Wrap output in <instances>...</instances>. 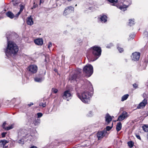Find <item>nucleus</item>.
Masks as SVG:
<instances>
[{
  "label": "nucleus",
  "mask_w": 148,
  "mask_h": 148,
  "mask_svg": "<svg viewBox=\"0 0 148 148\" xmlns=\"http://www.w3.org/2000/svg\"><path fill=\"white\" fill-rule=\"evenodd\" d=\"M135 36V35L134 33H132L129 35L128 40H130L133 39Z\"/></svg>",
  "instance_id": "7c9ffc66"
},
{
  "label": "nucleus",
  "mask_w": 148,
  "mask_h": 148,
  "mask_svg": "<svg viewBox=\"0 0 148 148\" xmlns=\"http://www.w3.org/2000/svg\"><path fill=\"white\" fill-rule=\"evenodd\" d=\"M34 118H37L38 119L39 118L41 117L42 116V114L40 112L38 113L37 114H34L33 115Z\"/></svg>",
  "instance_id": "393cba45"
},
{
  "label": "nucleus",
  "mask_w": 148,
  "mask_h": 148,
  "mask_svg": "<svg viewBox=\"0 0 148 148\" xmlns=\"http://www.w3.org/2000/svg\"><path fill=\"white\" fill-rule=\"evenodd\" d=\"M8 43L7 47L5 50V55L8 58H14L17 55L19 48L17 45L14 42L9 41V39L7 35Z\"/></svg>",
  "instance_id": "f257e3e1"
},
{
  "label": "nucleus",
  "mask_w": 148,
  "mask_h": 148,
  "mask_svg": "<svg viewBox=\"0 0 148 148\" xmlns=\"http://www.w3.org/2000/svg\"><path fill=\"white\" fill-rule=\"evenodd\" d=\"M89 87L86 88L84 91L80 93H77V97L84 103H88L90 101V98L92 95L93 88L91 84L89 82Z\"/></svg>",
  "instance_id": "f03ea898"
},
{
  "label": "nucleus",
  "mask_w": 148,
  "mask_h": 148,
  "mask_svg": "<svg viewBox=\"0 0 148 148\" xmlns=\"http://www.w3.org/2000/svg\"><path fill=\"white\" fill-rule=\"evenodd\" d=\"M6 124V122H4L3 123L2 125V127L3 128V129H4L5 130V128L6 127H5V125Z\"/></svg>",
  "instance_id": "37998d69"
},
{
  "label": "nucleus",
  "mask_w": 148,
  "mask_h": 148,
  "mask_svg": "<svg viewBox=\"0 0 148 148\" xmlns=\"http://www.w3.org/2000/svg\"><path fill=\"white\" fill-rule=\"evenodd\" d=\"M83 71L88 77H90L93 73V66L91 64H87L83 68Z\"/></svg>",
  "instance_id": "423d86ee"
},
{
  "label": "nucleus",
  "mask_w": 148,
  "mask_h": 148,
  "mask_svg": "<svg viewBox=\"0 0 148 148\" xmlns=\"http://www.w3.org/2000/svg\"><path fill=\"white\" fill-rule=\"evenodd\" d=\"M107 1L110 3H113V5H115L114 4L117 2V0H107Z\"/></svg>",
  "instance_id": "72a5a7b5"
},
{
  "label": "nucleus",
  "mask_w": 148,
  "mask_h": 148,
  "mask_svg": "<svg viewBox=\"0 0 148 148\" xmlns=\"http://www.w3.org/2000/svg\"><path fill=\"white\" fill-rule=\"evenodd\" d=\"M6 15L11 19H12L14 17V14L11 12L9 11L6 13Z\"/></svg>",
  "instance_id": "412c9836"
},
{
  "label": "nucleus",
  "mask_w": 148,
  "mask_h": 148,
  "mask_svg": "<svg viewBox=\"0 0 148 148\" xmlns=\"http://www.w3.org/2000/svg\"><path fill=\"white\" fill-rule=\"evenodd\" d=\"M131 3V1L130 0H124L123 3H121L120 5H117L116 6L117 8L124 11L127 10V8Z\"/></svg>",
  "instance_id": "39448f33"
},
{
  "label": "nucleus",
  "mask_w": 148,
  "mask_h": 148,
  "mask_svg": "<svg viewBox=\"0 0 148 148\" xmlns=\"http://www.w3.org/2000/svg\"><path fill=\"white\" fill-rule=\"evenodd\" d=\"M136 136L138 139H139L140 140H141L140 137L139 135L138 134H136Z\"/></svg>",
  "instance_id": "49530a36"
},
{
  "label": "nucleus",
  "mask_w": 148,
  "mask_h": 148,
  "mask_svg": "<svg viewBox=\"0 0 148 148\" xmlns=\"http://www.w3.org/2000/svg\"><path fill=\"white\" fill-rule=\"evenodd\" d=\"M35 119V120L33 121V123L35 126H37L40 124V119L38 118H34Z\"/></svg>",
  "instance_id": "5701e85b"
},
{
  "label": "nucleus",
  "mask_w": 148,
  "mask_h": 148,
  "mask_svg": "<svg viewBox=\"0 0 148 148\" xmlns=\"http://www.w3.org/2000/svg\"><path fill=\"white\" fill-rule=\"evenodd\" d=\"M34 42L36 44L38 45H41L43 44V40L42 38H38L34 40Z\"/></svg>",
  "instance_id": "a211bd4d"
},
{
  "label": "nucleus",
  "mask_w": 148,
  "mask_h": 148,
  "mask_svg": "<svg viewBox=\"0 0 148 148\" xmlns=\"http://www.w3.org/2000/svg\"><path fill=\"white\" fill-rule=\"evenodd\" d=\"M27 23L28 25H32L33 24V18L31 16H30L27 17Z\"/></svg>",
  "instance_id": "6ab92c4d"
},
{
  "label": "nucleus",
  "mask_w": 148,
  "mask_h": 148,
  "mask_svg": "<svg viewBox=\"0 0 148 148\" xmlns=\"http://www.w3.org/2000/svg\"><path fill=\"white\" fill-rule=\"evenodd\" d=\"M7 147V146H5V148H6V147Z\"/></svg>",
  "instance_id": "864d4df0"
},
{
  "label": "nucleus",
  "mask_w": 148,
  "mask_h": 148,
  "mask_svg": "<svg viewBox=\"0 0 148 148\" xmlns=\"http://www.w3.org/2000/svg\"><path fill=\"white\" fill-rule=\"evenodd\" d=\"M33 104H34L32 103H30L29 104H28V105L29 106H31Z\"/></svg>",
  "instance_id": "09e8293b"
},
{
  "label": "nucleus",
  "mask_w": 148,
  "mask_h": 148,
  "mask_svg": "<svg viewBox=\"0 0 148 148\" xmlns=\"http://www.w3.org/2000/svg\"><path fill=\"white\" fill-rule=\"evenodd\" d=\"M14 127V125L12 124L7 127L5 128V130H8L12 129Z\"/></svg>",
  "instance_id": "473e14b6"
},
{
  "label": "nucleus",
  "mask_w": 148,
  "mask_h": 148,
  "mask_svg": "<svg viewBox=\"0 0 148 148\" xmlns=\"http://www.w3.org/2000/svg\"><path fill=\"white\" fill-rule=\"evenodd\" d=\"M74 8L72 6H69L66 8L64 12V15L66 16L71 13L72 11H73Z\"/></svg>",
  "instance_id": "ddd939ff"
},
{
  "label": "nucleus",
  "mask_w": 148,
  "mask_h": 148,
  "mask_svg": "<svg viewBox=\"0 0 148 148\" xmlns=\"http://www.w3.org/2000/svg\"><path fill=\"white\" fill-rule=\"evenodd\" d=\"M37 6V5H34L33 7L34 8H36Z\"/></svg>",
  "instance_id": "3c124183"
},
{
  "label": "nucleus",
  "mask_w": 148,
  "mask_h": 148,
  "mask_svg": "<svg viewBox=\"0 0 148 148\" xmlns=\"http://www.w3.org/2000/svg\"><path fill=\"white\" fill-rule=\"evenodd\" d=\"M140 55V53L135 52L132 53L131 56L132 59L134 61L138 60L139 58Z\"/></svg>",
  "instance_id": "2eb2a0df"
},
{
  "label": "nucleus",
  "mask_w": 148,
  "mask_h": 148,
  "mask_svg": "<svg viewBox=\"0 0 148 148\" xmlns=\"http://www.w3.org/2000/svg\"><path fill=\"white\" fill-rule=\"evenodd\" d=\"M93 115V113L92 111H89L87 114L86 116L88 117H92Z\"/></svg>",
  "instance_id": "c756f323"
},
{
  "label": "nucleus",
  "mask_w": 148,
  "mask_h": 148,
  "mask_svg": "<svg viewBox=\"0 0 148 148\" xmlns=\"http://www.w3.org/2000/svg\"><path fill=\"white\" fill-rule=\"evenodd\" d=\"M20 9L19 12L21 13V12H22L24 8V5H22L20 4Z\"/></svg>",
  "instance_id": "f704fd0d"
},
{
  "label": "nucleus",
  "mask_w": 148,
  "mask_h": 148,
  "mask_svg": "<svg viewBox=\"0 0 148 148\" xmlns=\"http://www.w3.org/2000/svg\"><path fill=\"white\" fill-rule=\"evenodd\" d=\"M72 97V95L69 90L64 91L62 95V97L63 99L66 100L67 101H69L71 99Z\"/></svg>",
  "instance_id": "0eeeda50"
},
{
  "label": "nucleus",
  "mask_w": 148,
  "mask_h": 148,
  "mask_svg": "<svg viewBox=\"0 0 148 148\" xmlns=\"http://www.w3.org/2000/svg\"><path fill=\"white\" fill-rule=\"evenodd\" d=\"M147 137H148V134H147Z\"/></svg>",
  "instance_id": "6e6d98bb"
},
{
  "label": "nucleus",
  "mask_w": 148,
  "mask_h": 148,
  "mask_svg": "<svg viewBox=\"0 0 148 148\" xmlns=\"http://www.w3.org/2000/svg\"><path fill=\"white\" fill-rule=\"evenodd\" d=\"M22 136H21L20 137H19L18 134V138L19 139V140L18 141V142L22 145L24 144V139H25V138H24L22 137Z\"/></svg>",
  "instance_id": "b1692460"
},
{
  "label": "nucleus",
  "mask_w": 148,
  "mask_h": 148,
  "mask_svg": "<svg viewBox=\"0 0 148 148\" xmlns=\"http://www.w3.org/2000/svg\"><path fill=\"white\" fill-rule=\"evenodd\" d=\"M18 134L19 137H20L22 136V137L23 138H25L27 140H29L30 141L32 140L34 137V136L29 134V131L25 129L20 130L18 132Z\"/></svg>",
  "instance_id": "20e7f679"
},
{
  "label": "nucleus",
  "mask_w": 148,
  "mask_h": 148,
  "mask_svg": "<svg viewBox=\"0 0 148 148\" xmlns=\"http://www.w3.org/2000/svg\"><path fill=\"white\" fill-rule=\"evenodd\" d=\"M113 46V45L112 44V43H110L107 45L106 47L108 48H110Z\"/></svg>",
  "instance_id": "ea45409f"
},
{
  "label": "nucleus",
  "mask_w": 148,
  "mask_h": 148,
  "mask_svg": "<svg viewBox=\"0 0 148 148\" xmlns=\"http://www.w3.org/2000/svg\"><path fill=\"white\" fill-rule=\"evenodd\" d=\"M122 124L121 122H119L117 123L116 125V130L117 132L119 131L121 129Z\"/></svg>",
  "instance_id": "4be33fe9"
},
{
  "label": "nucleus",
  "mask_w": 148,
  "mask_h": 148,
  "mask_svg": "<svg viewBox=\"0 0 148 148\" xmlns=\"http://www.w3.org/2000/svg\"><path fill=\"white\" fill-rule=\"evenodd\" d=\"M8 141L5 140H1L0 141V147L4 148L5 144L8 143Z\"/></svg>",
  "instance_id": "aec40b11"
},
{
  "label": "nucleus",
  "mask_w": 148,
  "mask_h": 148,
  "mask_svg": "<svg viewBox=\"0 0 148 148\" xmlns=\"http://www.w3.org/2000/svg\"><path fill=\"white\" fill-rule=\"evenodd\" d=\"M129 116V115L128 113L125 111H123L121 114L118 116L117 121H122Z\"/></svg>",
  "instance_id": "6e6552de"
},
{
  "label": "nucleus",
  "mask_w": 148,
  "mask_h": 148,
  "mask_svg": "<svg viewBox=\"0 0 148 148\" xmlns=\"http://www.w3.org/2000/svg\"><path fill=\"white\" fill-rule=\"evenodd\" d=\"M129 95L128 94H126L123 95L121 97V101H123L126 100L128 97Z\"/></svg>",
  "instance_id": "a878e982"
},
{
  "label": "nucleus",
  "mask_w": 148,
  "mask_h": 148,
  "mask_svg": "<svg viewBox=\"0 0 148 148\" xmlns=\"http://www.w3.org/2000/svg\"><path fill=\"white\" fill-rule=\"evenodd\" d=\"M28 70L31 73H35L37 71L38 67L36 65H31L28 67Z\"/></svg>",
  "instance_id": "9d476101"
},
{
  "label": "nucleus",
  "mask_w": 148,
  "mask_h": 148,
  "mask_svg": "<svg viewBox=\"0 0 148 148\" xmlns=\"http://www.w3.org/2000/svg\"><path fill=\"white\" fill-rule=\"evenodd\" d=\"M146 95V94H145V93H144L143 94V97L144 98H146L145 97V95Z\"/></svg>",
  "instance_id": "8fccbe9b"
},
{
  "label": "nucleus",
  "mask_w": 148,
  "mask_h": 148,
  "mask_svg": "<svg viewBox=\"0 0 148 148\" xmlns=\"http://www.w3.org/2000/svg\"><path fill=\"white\" fill-rule=\"evenodd\" d=\"M128 145L130 147L132 148L133 147V143L132 141H129L128 142Z\"/></svg>",
  "instance_id": "c9c22d12"
},
{
  "label": "nucleus",
  "mask_w": 148,
  "mask_h": 148,
  "mask_svg": "<svg viewBox=\"0 0 148 148\" xmlns=\"http://www.w3.org/2000/svg\"><path fill=\"white\" fill-rule=\"evenodd\" d=\"M106 133L107 132L106 130L99 131L97 134L98 139L99 140L102 138Z\"/></svg>",
  "instance_id": "f8f14e48"
},
{
  "label": "nucleus",
  "mask_w": 148,
  "mask_h": 148,
  "mask_svg": "<svg viewBox=\"0 0 148 148\" xmlns=\"http://www.w3.org/2000/svg\"><path fill=\"white\" fill-rule=\"evenodd\" d=\"M147 104V100L146 98L144 99L137 106V109L143 108Z\"/></svg>",
  "instance_id": "9b49d317"
},
{
  "label": "nucleus",
  "mask_w": 148,
  "mask_h": 148,
  "mask_svg": "<svg viewBox=\"0 0 148 148\" xmlns=\"http://www.w3.org/2000/svg\"><path fill=\"white\" fill-rule=\"evenodd\" d=\"M148 33L147 31V29L144 31L143 34V36L144 38H145L146 39H148Z\"/></svg>",
  "instance_id": "bb28decb"
},
{
  "label": "nucleus",
  "mask_w": 148,
  "mask_h": 148,
  "mask_svg": "<svg viewBox=\"0 0 148 148\" xmlns=\"http://www.w3.org/2000/svg\"><path fill=\"white\" fill-rule=\"evenodd\" d=\"M7 134L6 132H3L2 133L1 135L2 137H4L5 136L6 134Z\"/></svg>",
  "instance_id": "a18cd8bd"
},
{
  "label": "nucleus",
  "mask_w": 148,
  "mask_h": 148,
  "mask_svg": "<svg viewBox=\"0 0 148 148\" xmlns=\"http://www.w3.org/2000/svg\"><path fill=\"white\" fill-rule=\"evenodd\" d=\"M82 72V70L80 69H78L76 71L75 74L72 75L71 79L72 80H75L76 82L77 81V79H78V77L79 76V74Z\"/></svg>",
  "instance_id": "1a4fd4ad"
},
{
  "label": "nucleus",
  "mask_w": 148,
  "mask_h": 148,
  "mask_svg": "<svg viewBox=\"0 0 148 148\" xmlns=\"http://www.w3.org/2000/svg\"><path fill=\"white\" fill-rule=\"evenodd\" d=\"M77 5V4H76V5H75V6H76Z\"/></svg>",
  "instance_id": "5fc2aeb1"
},
{
  "label": "nucleus",
  "mask_w": 148,
  "mask_h": 148,
  "mask_svg": "<svg viewBox=\"0 0 148 148\" xmlns=\"http://www.w3.org/2000/svg\"><path fill=\"white\" fill-rule=\"evenodd\" d=\"M113 118H114L113 116H111L107 113L105 117V121L108 124L112 121Z\"/></svg>",
  "instance_id": "dca6fc26"
},
{
  "label": "nucleus",
  "mask_w": 148,
  "mask_h": 148,
  "mask_svg": "<svg viewBox=\"0 0 148 148\" xmlns=\"http://www.w3.org/2000/svg\"><path fill=\"white\" fill-rule=\"evenodd\" d=\"M99 21L102 23H105L107 21L108 17L107 16L103 14L100 16L99 18Z\"/></svg>",
  "instance_id": "4468645a"
},
{
  "label": "nucleus",
  "mask_w": 148,
  "mask_h": 148,
  "mask_svg": "<svg viewBox=\"0 0 148 148\" xmlns=\"http://www.w3.org/2000/svg\"><path fill=\"white\" fill-rule=\"evenodd\" d=\"M133 86L134 88H135V89L137 88H138V84L135 83L133 84Z\"/></svg>",
  "instance_id": "79ce46f5"
},
{
  "label": "nucleus",
  "mask_w": 148,
  "mask_h": 148,
  "mask_svg": "<svg viewBox=\"0 0 148 148\" xmlns=\"http://www.w3.org/2000/svg\"><path fill=\"white\" fill-rule=\"evenodd\" d=\"M112 126H107L106 127V131H109L112 129Z\"/></svg>",
  "instance_id": "58836bf2"
},
{
  "label": "nucleus",
  "mask_w": 148,
  "mask_h": 148,
  "mask_svg": "<svg viewBox=\"0 0 148 148\" xmlns=\"http://www.w3.org/2000/svg\"><path fill=\"white\" fill-rule=\"evenodd\" d=\"M46 103H41L39 104V106H42L43 107H45L46 106Z\"/></svg>",
  "instance_id": "4c0bfd02"
},
{
  "label": "nucleus",
  "mask_w": 148,
  "mask_h": 148,
  "mask_svg": "<svg viewBox=\"0 0 148 148\" xmlns=\"http://www.w3.org/2000/svg\"><path fill=\"white\" fill-rule=\"evenodd\" d=\"M142 128L144 131L147 132H148V126L147 125H145L142 127Z\"/></svg>",
  "instance_id": "2f4dec72"
},
{
  "label": "nucleus",
  "mask_w": 148,
  "mask_h": 148,
  "mask_svg": "<svg viewBox=\"0 0 148 148\" xmlns=\"http://www.w3.org/2000/svg\"><path fill=\"white\" fill-rule=\"evenodd\" d=\"M44 76H41V77H36L34 78V80L35 82L40 83L42 82L45 79Z\"/></svg>",
  "instance_id": "f3484780"
},
{
  "label": "nucleus",
  "mask_w": 148,
  "mask_h": 148,
  "mask_svg": "<svg viewBox=\"0 0 148 148\" xmlns=\"http://www.w3.org/2000/svg\"><path fill=\"white\" fill-rule=\"evenodd\" d=\"M30 148H37L36 147L33 146L31 147Z\"/></svg>",
  "instance_id": "603ef678"
},
{
  "label": "nucleus",
  "mask_w": 148,
  "mask_h": 148,
  "mask_svg": "<svg viewBox=\"0 0 148 148\" xmlns=\"http://www.w3.org/2000/svg\"><path fill=\"white\" fill-rule=\"evenodd\" d=\"M90 50L94 58V60H92L93 61L96 60L100 56L101 49L100 47L95 46L91 48Z\"/></svg>",
  "instance_id": "7ed1b4c3"
},
{
  "label": "nucleus",
  "mask_w": 148,
  "mask_h": 148,
  "mask_svg": "<svg viewBox=\"0 0 148 148\" xmlns=\"http://www.w3.org/2000/svg\"><path fill=\"white\" fill-rule=\"evenodd\" d=\"M21 13H20V12H19L17 13V14H16V16H15L16 17H18V16L19 15V14Z\"/></svg>",
  "instance_id": "de8ad7c7"
},
{
  "label": "nucleus",
  "mask_w": 148,
  "mask_h": 148,
  "mask_svg": "<svg viewBox=\"0 0 148 148\" xmlns=\"http://www.w3.org/2000/svg\"><path fill=\"white\" fill-rule=\"evenodd\" d=\"M129 22L128 23L129 25L132 26L134 24V19H129Z\"/></svg>",
  "instance_id": "c85d7f7f"
},
{
  "label": "nucleus",
  "mask_w": 148,
  "mask_h": 148,
  "mask_svg": "<svg viewBox=\"0 0 148 148\" xmlns=\"http://www.w3.org/2000/svg\"><path fill=\"white\" fill-rule=\"evenodd\" d=\"M52 91L53 92H54V93H56L57 92L58 90L57 89L53 88Z\"/></svg>",
  "instance_id": "a19ab883"
},
{
  "label": "nucleus",
  "mask_w": 148,
  "mask_h": 148,
  "mask_svg": "<svg viewBox=\"0 0 148 148\" xmlns=\"http://www.w3.org/2000/svg\"><path fill=\"white\" fill-rule=\"evenodd\" d=\"M117 48L120 53H121L123 51V49L122 48H121L118 46Z\"/></svg>",
  "instance_id": "e433bc0d"
},
{
  "label": "nucleus",
  "mask_w": 148,
  "mask_h": 148,
  "mask_svg": "<svg viewBox=\"0 0 148 148\" xmlns=\"http://www.w3.org/2000/svg\"><path fill=\"white\" fill-rule=\"evenodd\" d=\"M46 71L45 70L43 69H41L40 72V74L42 76H44L45 75Z\"/></svg>",
  "instance_id": "cd10ccee"
},
{
  "label": "nucleus",
  "mask_w": 148,
  "mask_h": 148,
  "mask_svg": "<svg viewBox=\"0 0 148 148\" xmlns=\"http://www.w3.org/2000/svg\"><path fill=\"white\" fill-rule=\"evenodd\" d=\"M52 46V44L51 42H49V44L48 46V48L49 49L50 47H51Z\"/></svg>",
  "instance_id": "c03bdc74"
}]
</instances>
